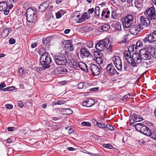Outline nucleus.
I'll list each match as a JSON object with an SVG mask.
<instances>
[{"label": "nucleus", "mask_w": 156, "mask_h": 156, "mask_svg": "<svg viewBox=\"0 0 156 156\" xmlns=\"http://www.w3.org/2000/svg\"><path fill=\"white\" fill-rule=\"evenodd\" d=\"M41 55L40 58V62L44 69L48 68L50 67V64L51 62V59L48 53L45 52L42 53L41 51L39 52Z\"/></svg>", "instance_id": "nucleus-1"}, {"label": "nucleus", "mask_w": 156, "mask_h": 156, "mask_svg": "<svg viewBox=\"0 0 156 156\" xmlns=\"http://www.w3.org/2000/svg\"><path fill=\"white\" fill-rule=\"evenodd\" d=\"M150 49H153L154 53V49L151 47L148 48H145L140 50V55L141 59H142L144 60H148L151 58V55L152 54V52H151Z\"/></svg>", "instance_id": "nucleus-2"}, {"label": "nucleus", "mask_w": 156, "mask_h": 156, "mask_svg": "<svg viewBox=\"0 0 156 156\" xmlns=\"http://www.w3.org/2000/svg\"><path fill=\"white\" fill-rule=\"evenodd\" d=\"M55 63L58 65H66L67 64V58L64 54H59L54 57Z\"/></svg>", "instance_id": "nucleus-3"}, {"label": "nucleus", "mask_w": 156, "mask_h": 156, "mask_svg": "<svg viewBox=\"0 0 156 156\" xmlns=\"http://www.w3.org/2000/svg\"><path fill=\"white\" fill-rule=\"evenodd\" d=\"M135 129L143 134L148 136L150 133V130L145 125L141 123H137L133 125Z\"/></svg>", "instance_id": "nucleus-4"}, {"label": "nucleus", "mask_w": 156, "mask_h": 156, "mask_svg": "<svg viewBox=\"0 0 156 156\" xmlns=\"http://www.w3.org/2000/svg\"><path fill=\"white\" fill-rule=\"evenodd\" d=\"M134 15L128 14L122 19V22L124 27H129L133 22Z\"/></svg>", "instance_id": "nucleus-5"}, {"label": "nucleus", "mask_w": 156, "mask_h": 156, "mask_svg": "<svg viewBox=\"0 0 156 156\" xmlns=\"http://www.w3.org/2000/svg\"><path fill=\"white\" fill-rule=\"evenodd\" d=\"M144 14L146 17L149 18L151 20H155L156 19L155 10L153 7H151L147 9L144 11Z\"/></svg>", "instance_id": "nucleus-6"}, {"label": "nucleus", "mask_w": 156, "mask_h": 156, "mask_svg": "<svg viewBox=\"0 0 156 156\" xmlns=\"http://www.w3.org/2000/svg\"><path fill=\"white\" fill-rule=\"evenodd\" d=\"M109 41L108 38H106L100 41L96 44V49L99 51H103L105 48V47L108 46L109 44Z\"/></svg>", "instance_id": "nucleus-7"}, {"label": "nucleus", "mask_w": 156, "mask_h": 156, "mask_svg": "<svg viewBox=\"0 0 156 156\" xmlns=\"http://www.w3.org/2000/svg\"><path fill=\"white\" fill-rule=\"evenodd\" d=\"M141 61L140 53H135L133 54L132 59H131L130 62L128 61L132 66L135 67L137 64L140 63Z\"/></svg>", "instance_id": "nucleus-8"}, {"label": "nucleus", "mask_w": 156, "mask_h": 156, "mask_svg": "<svg viewBox=\"0 0 156 156\" xmlns=\"http://www.w3.org/2000/svg\"><path fill=\"white\" fill-rule=\"evenodd\" d=\"M129 32L132 34L136 35L139 33L144 28L143 27L140 26L139 25H134L130 26Z\"/></svg>", "instance_id": "nucleus-9"}, {"label": "nucleus", "mask_w": 156, "mask_h": 156, "mask_svg": "<svg viewBox=\"0 0 156 156\" xmlns=\"http://www.w3.org/2000/svg\"><path fill=\"white\" fill-rule=\"evenodd\" d=\"M113 62L117 70L121 71L122 69V63L119 57L115 56L112 58Z\"/></svg>", "instance_id": "nucleus-10"}, {"label": "nucleus", "mask_w": 156, "mask_h": 156, "mask_svg": "<svg viewBox=\"0 0 156 156\" xmlns=\"http://www.w3.org/2000/svg\"><path fill=\"white\" fill-rule=\"evenodd\" d=\"M156 41V31H154L150 35H147L143 39V41L146 43L147 42L151 43Z\"/></svg>", "instance_id": "nucleus-11"}, {"label": "nucleus", "mask_w": 156, "mask_h": 156, "mask_svg": "<svg viewBox=\"0 0 156 156\" xmlns=\"http://www.w3.org/2000/svg\"><path fill=\"white\" fill-rule=\"evenodd\" d=\"M89 70L92 72L91 74L94 76H98L100 73L99 68L97 65L94 64H92L90 65Z\"/></svg>", "instance_id": "nucleus-12"}, {"label": "nucleus", "mask_w": 156, "mask_h": 156, "mask_svg": "<svg viewBox=\"0 0 156 156\" xmlns=\"http://www.w3.org/2000/svg\"><path fill=\"white\" fill-rule=\"evenodd\" d=\"M149 18H146L144 16H141L140 18V23L139 25L140 26H143L147 27L149 26L150 25V22Z\"/></svg>", "instance_id": "nucleus-13"}, {"label": "nucleus", "mask_w": 156, "mask_h": 156, "mask_svg": "<svg viewBox=\"0 0 156 156\" xmlns=\"http://www.w3.org/2000/svg\"><path fill=\"white\" fill-rule=\"evenodd\" d=\"M8 9L7 4L5 2H0V11L4 12V14L5 15H7L9 13V10H7Z\"/></svg>", "instance_id": "nucleus-14"}, {"label": "nucleus", "mask_w": 156, "mask_h": 156, "mask_svg": "<svg viewBox=\"0 0 156 156\" xmlns=\"http://www.w3.org/2000/svg\"><path fill=\"white\" fill-rule=\"evenodd\" d=\"M94 101L92 99H87L84 101L83 103V105L86 107H90L95 104Z\"/></svg>", "instance_id": "nucleus-15"}, {"label": "nucleus", "mask_w": 156, "mask_h": 156, "mask_svg": "<svg viewBox=\"0 0 156 156\" xmlns=\"http://www.w3.org/2000/svg\"><path fill=\"white\" fill-rule=\"evenodd\" d=\"M49 6V2L48 1H46L42 5H41L38 8V10L41 12H43L48 8Z\"/></svg>", "instance_id": "nucleus-16"}, {"label": "nucleus", "mask_w": 156, "mask_h": 156, "mask_svg": "<svg viewBox=\"0 0 156 156\" xmlns=\"http://www.w3.org/2000/svg\"><path fill=\"white\" fill-rule=\"evenodd\" d=\"M65 47L66 49L69 51H72L74 49L73 44L69 40L66 41Z\"/></svg>", "instance_id": "nucleus-17"}, {"label": "nucleus", "mask_w": 156, "mask_h": 156, "mask_svg": "<svg viewBox=\"0 0 156 156\" xmlns=\"http://www.w3.org/2000/svg\"><path fill=\"white\" fill-rule=\"evenodd\" d=\"M78 68H79L85 72H88V69L87 65L84 62H78Z\"/></svg>", "instance_id": "nucleus-18"}, {"label": "nucleus", "mask_w": 156, "mask_h": 156, "mask_svg": "<svg viewBox=\"0 0 156 156\" xmlns=\"http://www.w3.org/2000/svg\"><path fill=\"white\" fill-rule=\"evenodd\" d=\"M78 62L75 59H72L69 63V65L70 67L74 69H77L78 68Z\"/></svg>", "instance_id": "nucleus-19"}, {"label": "nucleus", "mask_w": 156, "mask_h": 156, "mask_svg": "<svg viewBox=\"0 0 156 156\" xmlns=\"http://www.w3.org/2000/svg\"><path fill=\"white\" fill-rule=\"evenodd\" d=\"M27 20L30 23H34L36 22L37 20V15L36 13L35 14L31 15L30 17H27Z\"/></svg>", "instance_id": "nucleus-20"}, {"label": "nucleus", "mask_w": 156, "mask_h": 156, "mask_svg": "<svg viewBox=\"0 0 156 156\" xmlns=\"http://www.w3.org/2000/svg\"><path fill=\"white\" fill-rule=\"evenodd\" d=\"M80 54L83 55L86 57H88L90 55L91 53L88 51L86 48H82L80 50Z\"/></svg>", "instance_id": "nucleus-21"}, {"label": "nucleus", "mask_w": 156, "mask_h": 156, "mask_svg": "<svg viewBox=\"0 0 156 156\" xmlns=\"http://www.w3.org/2000/svg\"><path fill=\"white\" fill-rule=\"evenodd\" d=\"M110 28L109 24L108 23L103 24V25L99 27V30H100L102 31H107L109 30Z\"/></svg>", "instance_id": "nucleus-22"}, {"label": "nucleus", "mask_w": 156, "mask_h": 156, "mask_svg": "<svg viewBox=\"0 0 156 156\" xmlns=\"http://www.w3.org/2000/svg\"><path fill=\"white\" fill-rule=\"evenodd\" d=\"M36 13V11L35 10H34L31 8H29L26 11V17H28L29 18L31 15L35 14Z\"/></svg>", "instance_id": "nucleus-23"}, {"label": "nucleus", "mask_w": 156, "mask_h": 156, "mask_svg": "<svg viewBox=\"0 0 156 156\" xmlns=\"http://www.w3.org/2000/svg\"><path fill=\"white\" fill-rule=\"evenodd\" d=\"M113 66L112 63L108 64L107 66L106 69L107 72L111 76L112 73L113 71Z\"/></svg>", "instance_id": "nucleus-24"}, {"label": "nucleus", "mask_w": 156, "mask_h": 156, "mask_svg": "<svg viewBox=\"0 0 156 156\" xmlns=\"http://www.w3.org/2000/svg\"><path fill=\"white\" fill-rule=\"evenodd\" d=\"M133 118L134 121L136 122H140L144 120L143 119L140 117V115L135 114H133Z\"/></svg>", "instance_id": "nucleus-25"}, {"label": "nucleus", "mask_w": 156, "mask_h": 156, "mask_svg": "<svg viewBox=\"0 0 156 156\" xmlns=\"http://www.w3.org/2000/svg\"><path fill=\"white\" fill-rule=\"evenodd\" d=\"M148 136L156 141V129H153L152 132L150 130V134Z\"/></svg>", "instance_id": "nucleus-26"}, {"label": "nucleus", "mask_w": 156, "mask_h": 156, "mask_svg": "<svg viewBox=\"0 0 156 156\" xmlns=\"http://www.w3.org/2000/svg\"><path fill=\"white\" fill-rule=\"evenodd\" d=\"M143 45L142 42L140 41H137L136 43V45H133L132 46L133 48V51L134 50V48H135V50L137 49L138 48L140 47V46H142Z\"/></svg>", "instance_id": "nucleus-27"}, {"label": "nucleus", "mask_w": 156, "mask_h": 156, "mask_svg": "<svg viewBox=\"0 0 156 156\" xmlns=\"http://www.w3.org/2000/svg\"><path fill=\"white\" fill-rule=\"evenodd\" d=\"M114 27L117 30L120 31L121 30V24L119 22H116L114 23Z\"/></svg>", "instance_id": "nucleus-28"}, {"label": "nucleus", "mask_w": 156, "mask_h": 156, "mask_svg": "<svg viewBox=\"0 0 156 156\" xmlns=\"http://www.w3.org/2000/svg\"><path fill=\"white\" fill-rule=\"evenodd\" d=\"M9 29L6 28L4 29L2 32V35L3 37L5 38L7 37L9 34Z\"/></svg>", "instance_id": "nucleus-29"}, {"label": "nucleus", "mask_w": 156, "mask_h": 156, "mask_svg": "<svg viewBox=\"0 0 156 156\" xmlns=\"http://www.w3.org/2000/svg\"><path fill=\"white\" fill-rule=\"evenodd\" d=\"M51 39V37H48L46 38H43V41L44 44L45 45H47L49 44V43Z\"/></svg>", "instance_id": "nucleus-30"}, {"label": "nucleus", "mask_w": 156, "mask_h": 156, "mask_svg": "<svg viewBox=\"0 0 156 156\" xmlns=\"http://www.w3.org/2000/svg\"><path fill=\"white\" fill-rule=\"evenodd\" d=\"M59 71L60 72V74H63L66 73L67 72V69L64 67H59Z\"/></svg>", "instance_id": "nucleus-31"}, {"label": "nucleus", "mask_w": 156, "mask_h": 156, "mask_svg": "<svg viewBox=\"0 0 156 156\" xmlns=\"http://www.w3.org/2000/svg\"><path fill=\"white\" fill-rule=\"evenodd\" d=\"M135 6L137 8H140L142 5V0H136L135 1Z\"/></svg>", "instance_id": "nucleus-32"}, {"label": "nucleus", "mask_w": 156, "mask_h": 156, "mask_svg": "<svg viewBox=\"0 0 156 156\" xmlns=\"http://www.w3.org/2000/svg\"><path fill=\"white\" fill-rule=\"evenodd\" d=\"M95 126L98 127H100L101 128H106V125L103 123L99 122H96V124Z\"/></svg>", "instance_id": "nucleus-33"}, {"label": "nucleus", "mask_w": 156, "mask_h": 156, "mask_svg": "<svg viewBox=\"0 0 156 156\" xmlns=\"http://www.w3.org/2000/svg\"><path fill=\"white\" fill-rule=\"evenodd\" d=\"M100 9L99 6H96L95 9H94V13L95 15H97L98 17L100 15Z\"/></svg>", "instance_id": "nucleus-34"}, {"label": "nucleus", "mask_w": 156, "mask_h": 156, "mask_svg": "<svg viewBox=\"0 0 156 156\" xmlns=\"http://www.w3.org/2000/svg\"><path fill=\"white\" fill-rule=\"evenodd\" d=\"M94 55H96L95 57L96 58H103V54H102L101 52L98 51L95 52L94 53Z\"/></svg>", "instance_id": "nucleus-35"}, {"label": "nucleus", "mask_w": 156, "mask_h": 156, "mask_svg": "<svg viewBox=\"0 0 156 156\" xmlns=\"http://www.w3.org/2000/svg\"><path fill=\"white\" fill-rule=\"evenodd\" d=\"M59 67L55 68L51 72L52 74L57 75L60 74V72L59 71Z\"/></svg>", "instance_id": "nucleus-36"}, {"label": "nucleus", "mask_w": 156, "mask_h": 156, "mask_svg": "<svg viewBox=\"0 0 156 156\" xmlns=\"http://www.w3.org/2000/svg\"><path fill=\"white\" fill-rule=\"evenodd\" d=\"M124 55L125 57L127 58H130L131 55L129 51H125L124 53Z\"/></svg>", "instance_id": "nucleus-37"}, {"label": "nucleus", "mask_w": 156, "mask_h": 156, "mask_svg": "<svg viewBox=\"0 0 156 156\" xmlns=\"http://www.w3.org/2000/svg\"><path fill=\"white\" fill-rule=\"evenodd\" d=\"M112 18L114 19H116L118 16L116 12L115 11H112L111 15Z\"/></svg>", "instance_id": "nucleus-38"}, {"label": "nucleus", "mask_w": 156, "mask_h": 156, "mask_svg": "<svg viewBox=\"0 0 156 156\" xmlns=\"http://www.w3.org/2000/svg\"><path fill=\"white\" fill-rule=\"evenodd\" d=\"M103 58H96V62L98 64H101L103 63Z\"/></svg>", "instance_id": "nucleus-39"}, {"label": "nucleus", "mask_w": 156, "mask_h": 156, "mask_svg": "<svg viewBox=\"0 0 156 156\" xmlns=\"http://www.w3.org/2000/svg\"><path fill=\"white\" fill-rule=\"evenodd\" d=\"M81 124L83 126L89 127L91 126V123L90 122L84 121L81 122Z\"/></svg>", "instance_id": "nucleus-40"}, {"label": "nucleus", "mask_w": 156, "mask_h": 156, "mask_svg": "<svg viewBox=\"0 0 156 156\" xmlns=\"http://www.w3.org/2000/svg\"><path fill=\"white\" fill-rule=\"evenodd\" d=\"M83 18L85 20L88 19L90 17L89 15H88L87 12H85L83 13V16H82Z\"/></svg>", "instance_id": "nucleus-41"}, {"label": "nucleus", "mask_w": 156, "mask_h": 156, "mask_svg": "<svg viewBox=\"0 0 156 156\" xmlns=\"http://www.w3.org/2000/svg\"><path fill=\"white\" fill-rule=\"evenodd\" d=\"M103 146L106 148L112 149L113 148L112 146L110 144H104Z\"/></svg>", "instance_id": "nucleus-42"}, {"label": "nucleus", "mask_w": 156, "mask_h": 156, "mask_svg": "<svg viewBox=\"0 0 156 156\" xmlns=\"http://www.w3.org/2000/svg\"><path fill=\"white\" fill-rule=\"evenodd\" d=\"M112 46L110 44H109V45L108 46H108L105 47V48L106 49L107 51L108 52H112Z\"/></svg>", "instance_id": "nucleus-43"}, {"label": "nucleus", "mask_w": 156, "mask_h": 156, "mask_svg": "<svg viewBox=\"0 0 156 156\" xmlns=\"http://www.w3.org/2000/svg\"><path fill=\"white\" fill-rule=\"evenodd\" d=\"M119 74V73L117 71V70L115 69L113 67V71L111 74V76H113L115 75H118Z\"/></svg>", "instance_id": "nucleus-44"}, {"label": "nucleus", "mask_w": 156, "mask_h": 156, "mask_svg": "<svg viewBox=\"0 0 156 156\" xmlns=\"http://www.w3.org/2000/svg\"><path fill=\"white\" fill-rule=\"evenodd\" d=\"M65 111L67 114H70L73 113L72 110L69 108H66L65 109Z\"/></svg>", "instance_id": "nucleus-45"}, {"label": "nucleus", "mask_w": 156, "mask_h": 156, "mask_svg": "<svg viewBox=\"0 0 156 156\" xmlns=\"http://www.w3.org/2000/svg\"><path fill=\"white\" fill-rule=\"evenodd\" d=\"M93 46V43L92 41H89L87 43V46L89 48H92Z\"/></svg>", "instance_id": "nucleus-46"}, {"label": "nucleus", "mask_w": 156, "mask_h": 156, "mask_svg": "<svg viewBox=\"0 0 156 156\" xmlns=\"http://www.w3.org/2000/svg\"><path fill=\"white\" fill-rule=\"evenodd\" d=\"M106 127L108 129L111 131H113L114 130V128L113 127L110 125L107 124L106 125Z\"/></svg>", "instance_id": "nucleus-47"}, {"label": "nucleus", "mask_w": 156, "mask_h": 156, "mask_svg": "<svg viewBox=\"0 0 156 156\" xmlns=\"http://www.w3.org/2000/svg\"><path fill=\"white\" fill-rule=\"evenodd\" d=\"M69 128V131H68V133L69 134H71L73 132V129L71 128L70 126H69L68 127H66L65 128V129H68Z\"/></svg>", "instance_id": "nucleus-48"}, {"label": "nucleus", "mask_w": 156, "mask_h": 156, "mask_svg": "<svg viewBox=\"0 0 156 156\" xmlns=\"http://www.w3.org/2000/svg\"><path fill=\"white\" fill-rule=\"evenodd\" d=\"M105 10L106 13V15H105V18H107L109 17L110 12L107 9H105Z\"/></svg>", "instance_id": "nucleus-49"}, {"label": "nucleus", "mask_w": 156, "mask_h": 156, "mask_svg": "<svg viewBox=\"0 0 156 156\" xmlns=\"http://www.w3.org/2000/svg\"><path fill=\"white\" fill-rule=\"evenodd\" d=\"M9 43L11 44H14L15 43V40L12 38H11L9 40Z\"/></svg>", "instance_id": "nucleus-50"}, {"label": "nucleus", "mask_w": 156, "mask_h": 156, "mask_svg": "<svg viewBox=\"0 0 156 156\" xmlns=\"http://www.w3.org/2000/svg\"><path fill=\"white\" fill-rule=\"evenodd\" d=\"M84 84L83 83H81L79 84L78 85V87L80 89H82L84 87Z\"/></svg>", "instance_id": "nucleus-51"}, {"label": "nucleus", "mask_w": 156, "mask_h": 156, "mask_svg": "<svg viewBox=\"0 0 156 156\" xmlns=\"http://www.w3.org/2000/svg\"><path fill=\"white\" fill-rule=\"evenodd\" d=\"M105 15H106V13L105 9H103L101 14V16L102 19L105 18Z\"/></svg>", "instance_id": "nucleus-52"}, {"label": "nucleus", "mask_w": 156, "mask_h": 156, "mask_svg": "<svg viewBox=\"0 0 156 156\" xmlns=\"http://www.w3.org/2000/svg\"><path fill=\"white\" fill-rule=\"evenodd\" d=\"M23 69L22 67H21L19 69V70L18 72L19 73V75L20 76H21L23 73Z\"/></svg>", "instance_id": "nucleus-53"}, {"label": "nucleus", "mask_w": 156, "mask_h": 156, "mask_svg": "<svg viewBox=\"0 0 156 156\" xmlns=\"http://www.w3.org/2000/svg\"><path fill=\"white\" fill-rule=\"evenodd\" d=\"M5 108L8 109H11L13 108V105L10 104H7L5 105Z\"/></svg>", "instance_id": "nucleus-54"}, {"label": "nucleus", "mask_w": 156, "mask_h": 156, "mask_svg": "<svg viewBox=\"0 0 156 156\" xmlns=\"http://www.w3.org/2000/svg\"><path fill=\"white\" fill-rule=\"evenodd\" d=\"M94 11V8L90 9L87 10L89 14H92Z\"/></svg>", "instance_id": "nucleus-55"}, {"label": "nucleus", "mask_w": 156, "mask_h": 156, "mask_svg": "<svg viewBox=\"0 0 156 156\" xmlns=\"http://www.w3.org/2000/svg\"><path fill=\"white\" fill-rule=\"evenodd\" d=\"M144 111L145 113L147 114H149L150 113L151 111V109L150 108H146L144 110Z\"/></svg>", "instance_id": "nucleus-56"}, {"label": "nucleus", "mask_w": 156, "mask_h": 156, "mask_svg": "<svg viewBox=\"0 0 156 156\" xmlns=\"http://www.w3.org/2000/svg\"><path fill=\"white\" fill-rule=\"evenodd\" d=\"M46 69H44L43 68V67L42 66V67H38L37 69V70L38 72H40L42 70H44Z\"/></svg>", "instance_id": "nucleus-57"}, {"label": "nucleus", "mask_w": 156, "mask_h": 156, "mask_svg": "<svg viewBox=\"0 0 156 156\" xmlns=\"http://www.w3.org/2000/svg\"><path fill=\"white\" fill-rule=\"evenodd\" d=\"M56 17L57 19H59L61 17V15L60 12H58L55 14Z\"/></svg>", "instance_id": "nucleus-58"}, {"label": "nucleus", "mask_w": 156, "mask_h": 156, "mask_svg": "<svg viewBox=\"0 0 156 156\" xmlns=\"http://www.w3.org/2000/svg\"><path fill=\"white\" fill-rule=\"evenodd\" d=\"M99 90V88L97 87H94L92 88H91L90 89V91H98Z\"/></svg>", "instance_id": "nucleus-59"}, {"label": "nucleus", "mask_w": 156, "mask_h": 156, "mask_svg": "<svg viewBox=\"0 0 156 156\" xmlns=\"http://www.w3.org/2000/svg\"><path fill=\"white\" fill-rule=\"evenodd\" d=\"M18 104L20 108H22L23 107L24 104L21 101H19Z\"/></svg>", "instance_id": "nucleus-60"}, {"label": "nucleus", "mask_w": 156, "mask_h": 156, "mask_svg": "<svg viewBox=\"0 0 156 156\" xmlns=\"http://www.w3.org/2000/svg\"><path fill=\"white\" fill-rule=\"evenodd\" d=\"M56 103L57 104L59 105L63 104L64 103V101L62 100H59L57 101Z\"/></svg>", "instance_id": "nucleus-61"}, {"label": "nucleus", "mask_w": 156, "mask_h": 156, "mask_svg": "<svg viewBox=\"0 0 156 156\" xmlns=\"http://www.w3.org/2000/svg\"><path fill=\"white\" fill-rule=\"evenodd\" d=\"M5 87V84L4 82H2L0 84V90H1V89H2V88Z\"/></svg>", "instance_id": "nucleus-62"}, {"label": "nucleus", "mask_w": 156, "mask_h": 156, "mask_svg": "<svg viewBox=\"0 0 156 156\" xmlns=\"http://www.w3.org/2000/svg\"><path fill=\"white\" fill-rule=\"evenodd\" d=\"M130 96L131 95L129 93L127 94L124 95L123 97L125 99H129L130 98Z\"/></svg>", "instance_id": "nucleus-63"}, {"label": "nucleus", "mask_w": 156, "mask_h": 156, "mask_svg": "<svg viewBox=\"0 0 156 156\" xmlns=\"http://www.w3.org/2000/svg\"><path fill=\"white\" fill-rule=\"evenodd\" d=\"M15 129L14 127H8L7 128V130L8 131H12Z\"/></svg>", "instance_id": "nucleus-64"}]
</instances>
